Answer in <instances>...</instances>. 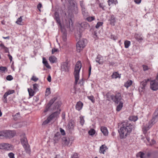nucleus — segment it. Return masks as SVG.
<instances>
[{"label":"nucleus","mask_w":158,"mask_h":158,"mask_svg":"<svg viewBox=\"0 0 158 158\" xmlns=\"http://www.w3.org/2000/svg\"><path fill=\"white\" fill-rule=\"evenodd\" d=\"M134 128V126L128 121L122 122L120 129L118 130L120 138L121 139L126 138L127 135H130Z\"/></svg>","instance_id":"f257e3e1"},{"label":"nucleus","mask_w":158,"mask_h":158,"mask_svg":"<svg viewBox=\"0 0 158 158\" xmlns=\"http://www.w3.org/2000/svg\"><path fill=\"white\" fill-rule=\"evenodd\" d=\"M81 67V63L80 61H78L76 63L74 72V75L75 78V85L77 83L79 78V72Z\"/></svg>","instance_id":"f03ea898"},{"label":"nucleus","mask_w":158,"mask_h":158,"mask_svg":"<svg viewBox=\"0 0 158 158\" xmlns=\"http://www.w3.org/2000/svg\"><path fill=\"white\" fill-rule=\"evenodd\" d=\"M86 41L85 39H82L77 43L76 44V50L77 52H80L85 47Z\"/></svg>","instance_id":"7ed1b4c3"},{"label":"nucleus","mask_w":158,"mask_h":158,"mask_svg":"<svg viewBox=\"0 0 158 158\" xmlns=\"http://www.w3.org/2000/svg\"><path fill=\"white\" fill-rule=\"evenodd\" d=\"M81 8V11L82 15L84 17L88 16L89 13L88 12L86 8L85 7V4L83 1H81L79 2Z\"/></svg>","instance_id":"20e7f679"},{"label":"nucleus","mask_w":158,"mask_h":158,"mask_svg":"<svg viewBox=\"0 0 158 158\" xmlns=\"http://www.w3.org/2000/svg\"><path fill=\"white\" fill-rule=\"evenodd\" d=\"M3 137L7 138H11L13 137L16 134L15 131L10 130L3 131Z\"/></svg>","instance_id":"39448f33"},{"label":"nucleus","mask_w":158,"mask_h":158,"mask_svg":"<svg viewBox=\"0 0 158 158\" xmlns=\"http://www.w3.org/2000/svg\"><path fill=\"white\" fill-rule=\"evenodd\" d=\"M122 99L121 94L119 93H117L115 95L112 96V100L117 104L120 102H122L121 101Z\"/></svg>","instance_id":"423d86ee"},{"label":"nucleus","mask_w":158,"mask_h":158,"mask_svg":"<svg viewBox=\"0 0 158 158\" xmlns=\"http://www.w3.org/2000/svg\"><path fill=\"white\" fill-rule=\"evenodd\" d=\"M60 111L61 110L59 109V110L53 113L48 117V118L50 121L56 119L59 117V114L60 113Z\"/></svg>","instance_id":"0eeeda50"},{"label":"nucleus","mask_w":158,"mask_h":158,"mask_svg":"<svg viewBox=\"0 0 158 158\" xmlns=\"http://www.w3.org/2000/svg\"><path fill=\"white\" fill-rule=\"evenodd\" d=\"M150 88L153 91H156L158 89V81L155 80L152 81L150 83Z\"/></svg>","instance_id":"6e6552de"},{"label":"nucleus","mask_w":158,"mask_h":158,"mask_svg":"<svg viewBox=\"0 0 158 158\" xmlns=\"http://www.w3.org/2000/svg\"><path fill=\"white\" fill-rule=\"evenodd\" d=\"M152 126L149 122L146 124H144L142 127V130L143 134L145 135L147 133V131L149 130Z\"/></svg>","instance_id":"1a4fd4ad"},{"label":"nucleus","mask_w":158,"mask_h":158,"mask_svg":"<svg viewBox=\"0 0 158 158\" xmlns=\"http://www.w3.org/2000/svg\"><path fill=\"white\" fill-rule=\"evenodd\" d=\"M57 99V97H55L50 101L46 105L45 109L44 110V112H46L49 110L51 106L55 102Z\"/></svg>","instance_id":"9d476101"},{"label":"nucleus","mask_w":158,"mask_h":158,"mask_svg":"<svg viewBox=\"0 0 158 158\" xmlns=\"http://www.w3.org/2000/svg\"><path fill=\"white\" fill-rule=\"evenodd\" d=\"M68 65V63L67 62H64L62 63L61 66V71L68 72L69 70V67Z\"/></svg>","instance_id":"9b49d317"},{"label":"nucleus","mask_w":158,"mask_h":158,"mask_svg":"<svg viewBox=\"0 0 158 158\" xmlns=\"http://www.w3.org/2000/svg\"><path fill=\"white\" fill-rule=\"evenodd\" d=\"M15 92L14 90H9L6 92L3 96V99H2L3 102L5 103H6L7 102V97L8 95H10V94H13Z\"/></svg>","instance_id":"f8f14e48"},{"label":"nucleus","mask_w":158,"mask_h":158,"mask_svg":"<svg viewBox=\"0 0 158 158\" xmlns=\"http://www.w3.org/2000/svg\"><path fill=\"white\" fill-rule=\"evenodd\" d=\"M108 20L110 21V24L111 25L113 26H115L116 22V19L114 15H111Z\"/></svg>","instance_id":"ddd939ff"},{"label":"nucleus","mask_w":158,"mask_h":158,"mask_svg":"<svg viewBox=\"0 0 158 158\" xmlns=\"http://www.w3.org/2000/svg\"><path fill=\"white\" fill-rule=\"evenodd\" d=\"M54 19L56 20L57 23L59 24L60 27H61V24L59 14L58 12H55L54 13Z\"/></svg>","instance_id":"4468645a"},{"label":"nucleus","mask_w":158,"mask_h":158,"mask_svg":"<svg viewBox=\"0 0 158 158\" xmlns=\"http://www.w3.org/2000/svg\"><path fill=\"white\" fill-rule=\"evenodd\" d=\"M25 135V134L23 133L22 135L23 137L21 138L20 139L21 142L23 146L29 144Z\"/></svg>","instance_id":"2eb2a0df"},{"label":"nucleus","mask_w":158,"mask_h":158,"mask_svg":"<svg viewBox=\"0 0 158 158\" xmlns=\"http://www.w3.org/2000/svg\"><path fill=\"white\" fill-rule=\"evenodd\" d=\"M149 81V79H145L143 81L141 82L140 84V88H141L142 89L144 90L148 82Z\"/></svg>","instance_id":"dca6fc26"},{"label":"nucleus","mask_w":158,"mask_h":158,"mask_svg":"<svg viewBox=\"0 0 158 158\" xmlns=\"http://www.w3.org/2000/svg\"><path fill=\"white\" fill-rule=\"evenodd\" d=\"M23 147L26 153L30 155L31 153V149L30 145L28 144L23 146Z\"/></svg>","instance_id":"f3484780"},{"label":"nucleus","mask_w":158,"mask_h":158,"mask_svg":"<svg viewBox=\"0 0 158 158\" xmlns=\"http://www.w3.org/2000/svg\"><path fill=\"white\" fill-rule=\"evenodd\" d=\"M5 150L6 151H13L14 149V146L12 144L6 143Z\"/></svg>","instance_id":"a211bd4d"},{"label":"nucleus","mask_w":158,"mask_h":158,"mask_svg":"<svg viewBox=\"0 0 158 158\" xmlns=\"http://www.w3.org/2000/svg\"><path fill=\"white\" fill-rule=\"evenodd\" d=\"M158 120V116L154 115L152 119L149 122L153 126Z\"/></svg>","instance_id":"6ab92c4d"},{"label":"nucleus","mask_w":158,"mask_h":158,"mask_svg":"<svg viewBox=\"0 0 158 158\" xmlns=\"http://www.w3.org/2000/svg\"><path fill=\"white\" fill-rule=\"evenodd\" d=\"M81 27L84 29L89 28V24L86 22H83L80 24Z\"/></svg>","instance_id":"aec40b11"},{"label":"nucleus","mask_w":158,"mask_h":158,"mask_svg":"<svg viewBox=\"0 0 158 158\" xmlns=\"http://www.w3.org/2000/svg\"><path fill=\"white\" fill-rule=\"evenodd\" d=\"M74 122L72 120H70L68 122L67 125L68 128L69 129H72L74 128Z\"/></svg>","instance_id":"412c9836"},{"label":"nucleus","mask_w":158,"mask_h":158,"mask_svg":"<svg viewBox=\"0 0 158 158\" xmlns=\"http://www.w3.org/2000/svg\"><path fill=\"white\" fill-rule=\"evenodd\" d=\"M61 32L62 34V37L64 41H65L66 40L67 33L65 29L64 28H62L61 27Z\"/></svg>","instance_id":"4be33fe9"},{"label":"nucleus","mask_w":158,"mask_h":158,"mask_svg":"<svg viewBox=\"0 0 158 158\" xmlns=\"http://www.w3.org/2000/svg\"><path fill=\"white\" fill-rule=\"evenodd\" d=\"M83 106V104L82 102L80 101L78 102L76 105V110L79 111L82 109Z\"/></svg>","instance_id":"5701e85b"},{"label":"nucleus","mask_w":158,"mask_h":158,"mask_svg":"<svg viewBox=\"0 0 158 158\" xmlns=\"http://www.w3.org/2000/svg\"><path fill=\"white\" fill-rule=\"evenodd\" d=\"M101 131L104 135L107 136L108 135V131L106 127H101Z\"/></svg>","instance_id":"b1692460"},{"label":"nucleus","mask_w":158,"mask_h":158,"mask_svg":"<svg viewBox=\"0 0 158 158\" xmlns=\"http://www.w3.org/2000/svg\"><path fill=\"white\" fill-rule=\"evenodd\" d=\"M61 104V102L60 101H57V102L55 103L54 104L53 109H57L58 110H59Z\"/></svg>","instance_id":"393cba45"},{"label":"nucleus","mask_w":158,"mask_h":158,"mask_svg":"<svg viewBox=\"0 0 158 158\" xmlns=\"http://www.w3.org/2000/svg\"><path fill=\"white\" fill-rule=\"evenodd\" d=\"M106 147L105 145H102L100 148L99 152L103 154H104V152L106 149Z\"/></svg>","instance_id":"a878e982"},{"label":"nucleus","mask_w":158,"mask_h":158,"mask_svg":"<svg viewBox=\"0 0 158 158\" xmlns=\"http://www.w3.org/2000/svg\"><path fill=\"white\" fill-rule=\"evenodd\" d=\"M96 61L99 64H102L103 62L102 57L99 56H98L96 59Z\"/></svg>","instance_id":"bb28decb"},{"label":"nucleus","mask_w":158,"mask_h":158,"mask_svg":"<svg viewBox=\"0 0 158 158\" xmlns=\"http://www.w3.org/2000/svg\"><path fill=\"white\" fill-rule=\"evenodd\" d=\"M49 60L51 63H54L57 62L56 57L54 56H52L49 57Z\"/></svg>","instance_id":"cd10ccee"},{"label":"nucleus","mask_w":158,"mask_h":158,"mask_svg":"<svg viewBox=\"0 0 158 158\" xmlns=\"http://www.w3.org/2000/svg\"><path fill=\"white\" fill-rule=\"evenodd\" d=\"M123 102H120L119 105L117 106L116 107V110L117 111H119L121 110L123 106Z\"/></svg>","instance_id":"c85d7f7f"},{"label":"nucleus","mask_w":158,"mask_h":158,"mask_svg":"<svg viewBox=\"0 0 158 158\" xmlns=\"http://www.w3.org/2000/svg\"><path fill=\"white\" fill-rule=\"evenodd\" d=\"M43 63L45 66L48 69H51V67L48 64L47 61L45 58H43Z\"/></svg>","instance_id":"c756f323"},{"label":"nucleus","mask_w":158,"mask_h":158,"mask_svg":"<svg viewBox=\"0 0 158 158\" xmlns=\"http://www.w3.org/2000/svg\"><path fill=\"white\" fill-rule=\"evenodd\" d=\"M73 10L72 12H73L75 14H77L78 13V9L77 7V5H76L75 4H73Z\"/></svg>","instance_id":"7c9ffc66"},{"label":"nucleus","mask_w":158,"mask_h":158,"mask_svg":"<svg viewBox=\"0 0 158 158\" xmlns=\"http://www.w3.org/2000/svg\"><path fill=\"white\" fill-rule=\"evenodd\" d=\"M132 83V81L131 80H128L124 83V86L127 88L130 87Z\"/></svg>","instance_id":"2f4dec72"},{"label":"nucleus","mask_w":158,"mask_h":158,"mask_svg":"<svg viewBox=\"0 0 158 158\" xmlns=\"http://www.w3.org/2000/svg\"><path fill=\"white\" fill-rule=\"evenodd\" d=\"M107 2L109 6H110L112 4L116 5L118 3L117 0H108Z\"/></svg>","instance_id":"473e14b6"},{"label":"nucleus","mask_w":158,"mask_h":158,"mask_svg":"<svg viewBox=\"0 0 158 158\" xmlns=\"http://www.w3.org/2000/svg\"><path fill=\"white\" fill-rule=\"evenodd\" d=\"M145 155V153H144L143 152H139L136 154V156L137 157H140V158H145V157L144 158V156Z\"/></svg>","instance_id":"72a5a7b5"},{"label":"nucleus","mask_w":158,"mask_h":158,"mask_svg":"<svg viewBox=\"0 0 158 158\" xmlns=\"http://www.w3.org/2000/svg\"><path fill=\"white\" fill-rule=\"evenodd\" d=\"M63 141L64 142V144L66 145H68L70 142V140L69 138L68 139L66 137H63L62 138Z\"/></svg>","instance_id":"f704fd0d"},{"label":"nucleus","mask_w":158,"mask_h":158,"mask_svg":"<svg viewBox=\"0 0 158 158\" xmlns=\"http://www.w3.org/2000/svg\"><path fill=\"white\" fill-rule=\"evenodd\" d=\"M112 76L113 78H120V75L117 72H116L113 73Z\"/></svg>","instance_id":"c9c22d12"},{"label":"nucleus","mask_w":158,"mask_h":158,"mask_svg":"<svg viewBox=\"0 0 158 158\" xmlns=\"http://www.w3.org/2000/svg\"><path fill=\"white\" fill-rule=\"evenodd\" d=\"M135 37L138 41H142L143 40L142 37L138 34H135Z\"/></svg>","instance_id":"e433bc0d"},{"label":"nucleus","mask_w":158,"mask_h":158,"mask_svg":"<svg viewBox=\"0 0 158 158\" xmlns=\"http://www.w3.org/2000/svg\"><path fill=\"white\" fill-rule=\"evenodd\" d=\"M125 48H128L131 45V42L130 41L126 40L124 42Z\"/></svg>","instance_id":"4c0bfd02"},{"label":"nucleus","mask_w":158,"mask_h":158,"mask_svg":"<svg viewBox=\"0 0 158 158\" xmlns=\"http://www.w3.org/2000/svg\"><path fill=\"white\" fill-rule=\"evenodd\" d=\"M114 95H110V92H108L106 95V96L108 101H110L112 100V96H114Z\"/></svg>","instance_id":"58836bf2"},{"label":"nucleus","mask_w":158,"mask_h":158,"mask_svg":"<svg viewBox=\"0 0 158 158\" xmlns=\"http://www.w3.org/2000/svg\"><path fill=\"white\" fill-rule=\"evenodd\" d=\"M28 91L30 96L32 97L34 96L35 92L32 89H28Z\"/></svg>","instance_id":"ea45409f"},{"label":"nucleus","mask_w":158,"mask_h":158,"mask_svg":"<svg viewBox=\"0 0 158 158\" xmlns=\"http://www.w3.org/2000/svg\"><path fill=\"white\" fill-rule=\"evenodd\" d=\"M129 119L130 120L132 121L135 122L137 120L138 118L137 116H132L130 117Z\"/></svg>","instance_id":"a19ab883"},{"label":"nucleus","mask_w":158,"mask_h":158,"mask_svg":"<svg viewBox=\"0 0 158 158\" xmlns=\"http://www.w3.org/2000/svg\"><path fill=\"white\" fill-rule=\"evenodd\" d=\"M39 87L38 84L35 83L33 85V88L34 91L36 92L38 90V87Z\"/></svg>","instance_id":"79ce46f5"},{"label":"nucleus","mask_w":158,"mask_h":158,"mask_svg":"<svg viewBox=\"0 0 158 158\" xmlns=\"http://www.w3.org/2000/svg\"><path fill=\"white\" fill-rule=\"evenodd\" d=\"M80 123L83 126L85 123V120L84 118V117L81 116L80 117Z\"/></svg>","instance_id":"37998d69"},{"label":"nucleus","mask_w":158,"mask_h":158,"mask_svg":"<svg viewBox=\"0 0 158 158\" xmlns=\"http://www.w3.org/2000/svg\"><path fill=\"white\" fill-rule=\"evenodd\" d=\"M95 133V131L94 129H91L89 131L88 133L90 135H93Z\"/></svg>","instance_id":"c03bdc74"},{"label":"nucleus","mask_w":158,"mask_h":158,"mask_svg":"<svg viewBox=\"0 0 158 158\" xmlns=\"http://www.w3.org/2000/svg\"><path fill=\"white\" fill-rule=\"evenodd\" d=\"M22 16H20L17 19L16 23L18 24L21 25L22 24L21 23L22 22Z\"/></svg>","instance_id":"a18cd8bd"},{"label":"nucleus","mask_w":158,"mask_h":158,"mask_svg":"<svg viewBox=\"0 0 158 158\" xmlns=\"http://www.w3.org/2000/svg\"><path fill=\"white\" fill-rule=\"evenodd\" d=\"M95 19V18L94 16L88 17L86 18V20L89 22H91Z\"/></svg>","instance_id":"49530a36"},{"label":"nucleus","mask_w":158,"mask_h":158,"mask_svg":"<svg viewBox=\"0 0 158 158\" xmlns=\"http://www.w3.org/2000/svg\"><path fill=\"white\" fill-rule=\"evenodd\" d=\"M88 98L93 103H94L95 102V98L93 96L91 95V96H88Z\"/></svg>","instance_id":"de8ad7c7"},{"label":"nucleus","mask_w":158,"mask_h":158,"mask_svg":"<svg viewBox=\"0 0 158 158\" xmlns=\"http://www.w3.org/2000/svg\"><path fill=\"white\" fill-rule=\"evenodd\" d=\"M6 144L5 143H0V149L5 150Z\"/></svg>","instance_id":"09e8293b"},{"label":"nucleus","mask_w":158,"mask_h":158,"mask_svg":"<svg viewBox=\"0 0 158 158\" xmlns=\"http://www.w3.org/2000/svg\"><path fill=\"white\" fill-rule=\"evenodd\" d=\"M103 23L102 22H98L95 26V27L96 28H98L102 26V25Z\"/></svg>","instance_id":"8fccbe9b"},{"label":"nucleus","mask_w":158,"mask_h":158,"mask_svg":"<svg viewBox=\"0 0 158 158\" xmlns=\"http://www.w3.org/2000/svg\"><path fill=\"white\" fill-rule=\"evenodd\" d=\"M8 156L10 158H15V154L12 152H10L8 153Z\"/></svg>","instance_id":"3c124183"},{"label":"nucleus","mask_w":158,"mask_h":158,"mask_svg":"<svg viewBox=\"0 0 158 158\" xmlns=\"http://www.w3.org/2000/svg\"><path fill=\"white\" fill-rule=\"evenodd\" d=\"M6 79L8 81H10L13 79V77L11 75H9L6 77Z\"/></svg>","instance_id":"603ef678"},{"label":"nucleus","mask_w":158,"mask_h":158,"mask_svg":"<svg viewBox=\"0 0 158 158\" xmlns=\"http://www.w3.org/2000/svg\"><path fill=\"white\" fill-rule=\"evenodd\" d=\"M39 100V96H35L33 97V102H37Z\"/></svg>","instance_id":"864d4df0"},{"label":"nucleus","mask_w":158,"mask_h":158,"mask_svg":"<svg viewBox=\"0 0 158 158\" xmlns=\"http://www.w3.org/2000/svg\"><path fill=\"white\" fill-rule=\"evenodd\" d=\"M51 121L48 118L47 119L45 120L43 123L42 124L43 125H45L48 123H49Z\"/></svg>","instance_id":"5fc2aeb1"},{"label":"nucleus","mask_w":158,"mask_h":158,"mask_svg":"<svg viewBox=\"0 0 158 158\" xmlns=\"http://www.w3.org/2000/svg\"><path fill=\"white\" fill-rule=\"evenodd\" d=\"M7 68L5 67L1 66L0 67V70L2 72H5L6 69Z\"/></svg>","instance_id":"6e6d98bb"},{"label":"nucleus","mask_w":158,"mask_h":158,"mask_svg":"<svg viewBox=\"0 0 158 158\" xmlns=\"http://www.w3.org/2000/svg\"><path fill=\"white\" fill-rule=\"evenodd\" d=\"M19 113H17L15 115V116H14V119L15 120H17L18 118L19 117Z\"/></svg>","instance_id":"4d7b16f0"},{"label":"nucleus","mask_w":158,"mask_h":158,"mask_svg":"<svg viewBox=\"0 0 158 158\" xmlns=\"http://www.w3.org/2000/svg\"><path fill=\"white\" fill-rule=\"evenodd\" d=\"M31 80L34 81L35 82L37 81L38 80V78L36 77L33 76L31 77Z\"/></svg>","instance_id":"13d9d810"},{"label":"nucleus","mask_w":158,"mask_h":158,"mask_svg":"<svg viewBox=\"0 0 158 158\" xmlns=\"http://www.w3.org/2000/svg\"><path fill=\"white\" fill-rule=\"evenodd\" d=\"M50 88H47L46 90L45 93L47 94V95H49L51 93L50 91Z\"/></svg>","instance_id":"bf43d9fd"},{"label":"nucleus","mask_w":158,"mask_h":158,"mask_svg":"<svg viewBox=\"0 0 158 158\" xmlns=\"http://www.w3.org/2000/svg\"><path fill=\"white\" fill-rule=\"evenodd\" d=\"M60 130L61 132V134L62 135H65V131L64 130H63L62 128H60Z\"/></svg>","instance_id":"052dcab7"},{"label":"nucleus","mask_w":158,"mask_h":158,"mask_svg":"<svg viewBox=\"0 0 158 158\" xmlns=\"http://www.w3.org/2000/svg\"><path fill=\"white\" fill-rule=\"evenodd\" d=\"M143 70L144 71H146L148 70V67L147 65H143Z\"/></svg>","instance_id":"680f3d73"},{"label":"nucleus","mask_w":158,"mask_h":158,"mask_svg":"<svg viewBox=\"0 0 158 158\" xmlns=\"http://www.w3.org/2000/svg\"><path fill=\"white\" fill-rule=\"evenodd\" d=\"M58 51V49L57 48H54L52 50V53L54 54L55 52H57Z\"/></svg>","instance_id":"e2e57ef3"},{"label":"nucleus","mask_w":158,"mask_h":158,"mask_svg":"<svg viewBox=\"0 0 158 158\" xmlns=\"http://www.w3.org/2000/svg\"><path fill=\"white\" fill-rule=\"evenodd\" d=\"M154 115L158 116V107L155 110Z\"/></svg>","instance_id":"0e129e2a"},{"label":"nucleus","mask_w":158,"mask_h":158,"mask_svg":"<svg viewBox=\"0 0 158 158\" xmlns=\"http://www.w3.org/2000/svg\"><path fill=\"white\" fill-rule=\"evenodd\" d=\"M72 158H78V154L77 153H74L73 155L72 156Z\"/></svg>","instance_id":"69168bd1"},{"label":"nucleus","mask_w":158,"mask_h":158,"mask_svg":"<svg viewBox=\"0 0 158 158\" xmlns=\"http://www.w3.org/2000/svg\"><path fill=\"white\" fill-rule=\"evenodd\" d=\"M111 38L114 40L117 39V38L116 36L112 35L111 36Z\"/></svg>","instance_id":"338daca9"},{"label":"nucleus","mask_w":158,"mask_h":158,"mask_svg":"<svg viewBox=\"0 0 158 158\" xmlns=\"http://www.w3.org/2000/svg\"><path fill=\"white\" fill-rule=\"evenodd\" d=\"M4 50L5 52L6 53L8 52L9 53L8 48L6 47H4V48L3 49Z\"/></svg>","instance_id":"774afa93"}]
</instances>
